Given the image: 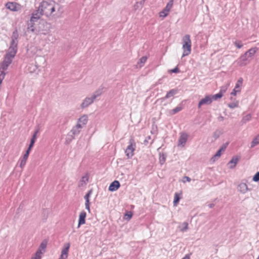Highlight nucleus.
<instances>
[{
	"mask_svg": "<svg viewBox=\"0 0 259 259\" xmlns=\"http://www.w3.org/2000/svg\"><path fill=\"white\" fill-rule=\"evenodd\" d=\"M163 10L164 11H165V13H167V14H168L169 12V10H168L166 9L165 8H164V9Z\"/></svg>",
	"mask_w": 259,
	"mask_h": 259,
	"instance_id": "62",
	"label": "nucleus"
},
{
	"mask_svg": "<svg viewBox=\"0 0 259 259\" xmlns=\"http://www.w3.org/2000/svg\"><path fill=\"white\" fill-rule=\"evenodd\" d=\"M80 132V130L78 128H76V127L75 126H74L71 131V133H72V135H73V136L78 135Z\"/></svg>",
	"mask_w": 259,
	"mask_h": 259,
	"instance_id": "30",
	"label": "nucleus"
},
{
	"mask_svg": "<svg viewBox=\"0 0 259 259\" xmlns=\"http://www.w3.org/2000/svg\"><path fill=\"white\" fill-rule=\"evenodd\" d=\"M145 0H137V2L140 4V6H143Z\"/></svg>",
	"mask_w": 259,
	"mask_h": 259,
	"instance_id": "52",
	"label": "nucleus"
},
{
	"mask_svg": "<svg viewBox=\"0 0 259 259\" xmlns=\"http://www.w3.org/2000/svg\"><path fill=\"white\" fill-rule=\"evenodd\" d=\"M219 151H220V152H221V153H222V152H224V150H223L222 149H221V148H220V149H219Z\"/></svg>",
	"mask_w": 259,
	"mask_h": 259,
	"instance_id": "63",
	"label": "nucleus"
},
{
	"mask_svg": "<svg viewBox=\"0 0 259 259\" xmlns=\"http://www.w3.org/2000/svg\"><path fill=\"white\" fill-rule=\"evenodd\" d=\"M238 92H239L238 91H237L236 90H235L234 89V90H233L232 92L231 93V95L235 96L236 95L237 93H238Z\"/></svg>",
	"mask_w": 259,
	"mask_h": 259,
	"instance_id": "55",
	"label": "nucleus"
},
{
	"mask_svg": "<svg viewBox=\"0 0 259 259\" xmlns=\"http://www.w3.org/2000/svg\"><path fill=\"white\" fill-rule=\"evenodd\" d=\"M31 148H32V147H30L29 146L28 149H27V150L26 151V153H25V155L29 156V154L30 151H31Z\"/></svg>",
	"mask_w": 259,
	"mask_h": 259,
	"instance_id": "54",
	"label": "nucleus"
},
{
	"mask_svg": "<svg viewBox=\"0 0 259 259\" xmlns=\"http://www.w3.org/2000/svg\"><path fill=\"white\" fill-rule=\"evenodd\" d=\"M228 87L227 86H223L221 88L220 93H222V95H223V93H225Z\"/></svg>",
	"mask_w": 259,
	"mask_h": 259,
	"instance_id": "43",
	"label": "nucleus"
},
{
	"mask_svg": "<svg viewBox=\"0 0 259 259\" xmlns=\"http://www.w3.org/2000/svg\"><path fill=\"white\" fill-rule=\"evenodd\" d=\"M47 247L46 244H41L40 247L32 257L35 259H41L42 255L45 252Z\"/></svg>",
	"mask_w": 259,
	"mask_h": 259,
	"instance_id": "5",
	"label": "nucleus"
},
{
	"mask_svg": "<svg viewBox=\"0 0 259 259\" xmlns=\"http://www.w3.org/2000/svg\"><path fill=\"white\" fill-rule=\"evenodd\" d=\"M50 4H49L48 2L46 1H42L39 5L38 7L39 11H40L42 15H45L46 16L50 15Z\"/></svg>",
	"mask_w": 259,
	"mask_h": 259,
	"instance_id": "3",
	"label": "nucleus"
},
{
	"mask_svg": "<svg viewBox=\"0 0 259 259\" xmlns=\"http://www.w3.org/2000/svg\"><path fill=\"white\" fill-rule=\"evenodd\" d=\"M178 93V90L177 89L170 90L166 95L164 99H168L171 97H172Z\"/></svg>",
	"mask_w": 259,
	"mask_h": 259,
	"instance_id": "19",
	"label": "nucleus"
},
{
	"mask_svg": "<svg viewBox=\"0 0 259 259\" xmlns=\"http://www.w3.org/2000/svg\"><path fill=\"white\" fill-rule=\"evenodd\" d=\"M35 142V140H33V139H31V141H30V143L29 146L32 148V147L34 145V144Z\"/></svg>",
	"mask_w": 259,
	"mask_h": 259,
	"instance_id": "53",
	"label": "nucleus"
},
{
	"mask_svg": "<svg viewBox=\"0 0 259 259\" xmlns=\"http://www.w3.org/2000/svg\"><path fill=\"white\" fill-rule=\"evenodd\" d=\"M75 127H76V128H78L80 130V129L82 128L83 125L78 122Z\"/></svg>",
	"mask_w": 259,
	"mask_h": 259,
	"instance_id": "46",
	"label": "nucleus"
},
{
	"mask_svg": "<svg viewBox=\"0 0 259 259\" xmlns=\"http://www.w3.org/2000/svg\"><path fill=\"white\" fill-rule=\"evenodd\" d=\"M251 115L250 114H248L243 117L241 122L243 123H245L247 121H249L251 119Z\"/></svg>",
	"mask_w": 259,
	"mask_h": 259,
	"instance_id": "28",
	"label": "nucleus"
},
{
	"mask_svg": "<svg viewBox=\"0 0 259 259\" xmlns=\"http://www.w3.org/2000/svg\"><path fill=\"white\" fill-rule=\"evenodd\" d=\"M238 106V102H233L228 104V107L231 109H233Z\"/></svg>",
	"mask_w": 259,
	"mask_h": 259,
	"instance_id": "36",
	"label": "nucleus"
},
{
	"mask_svg": "<svg viewBox=\"0 0 259 259\" xmlns=\"http://www.w3.org/2000/svg\"><path fill=\"white\" fill-rule=\"evenodd\" d=\"M182 259H190V255H186Z\"/></svg>",
	"mask_w": 259,
	"mask_h": 259,
	"instance_id": "58",
	"label": "nucleus"
},
{
	"mask_svg": "<svg viewBox=\"0 0 259 259\" xmlns=\"http://www.w3.org/2000/svg\"><path fill=\"white\" fill-rule=\"evenodd\" d=\"M242 82H243L242 78H241V77L239 78L235 85L234 89L235 90H236L237 91H238L239 92H240V90H241V86L242 85Z\"/></svg>",
	"mask_w": 259,
	"mask_h": 259,
	"instance_id": "20",
	"label": "nucleus"
},
{
	"mask_svg": "<svg viewBox=\"0 0 259 259\" xmlns=\"http://www.w3.org/2000/svg\"><path fill=\"white\" fill-rule=\"evenodd\" d=\"M212 97L211 95L206 96L202 99L199 102L198 107L200 108L202 105H209L212 103Z\"/></svg>",
	"mask_w": 259,
	"mask_h": 259,
	"instance_id": "8",
	"label": "nucleus"
},
{
	"mask_svg": "<svg viewBox=\"0 0 259 259\" xmlns=\"http://www.w3.org/2000/svg\"><path fill=\"white\" fill-rule=\"evenodd\" d=\"M168 15V14L165 13V11H164L163 10H162V11H161L160 13H159V17H161L162 18H165V17H166Z\"/></svg>",
	"mask_w": 259,
	"mask_h": 259,
	"instance_id": "42",
	"label": "nucleus"
},
{
	"mask_svg": "<svg viewBox=\"0 0 259 259\" xmlns=\"http://www.w3.org/2000/svg\"><path fill=\"white\" fill-rule=\"evenodd\" d=\"M234 45L238 49H240L243 46V45L241 43V41H239V40L235 41L234 42Z\"/></svg>",
	"mask_w": 259,
	"mask_h": 259,
	"instance_id": "39",
	"label": "nucleus"
},
{
	"mask_svg": "<svg viewBox=\"0 0 259 259\" xmlns=\"http://www.w3.org/2000/svg\"><path fill=\"white\" fill-rule=\"evenodd\" d=\"M120 183L117 181H114L110 185L109 187V190L110 191H115L120 187Z\"/></svg>",
	"mask_w": 259,
	"mask_h": 259,
	"instance_id": "12",
	"label": "nucleus"
},
{
	"mask_svg": "<svg viewBox=\"0 0 259 259\" xmlns=\"http://www.w3.org/2000/svg\"><path fill=\"white\" fill-rule=\"evenodd\" d=\"M208 207H209V208H212V207H214V204H213V203H210V204H209L208 205Z\"/></svg>",
	"mask_w": 259,
	"mask_h": 259,
	"instance_id": "61",
	"label": "nucleus"
},
{
	"mask_svg": "<svg viewBox=\"0 0 259 259\" xmlns=\"http://www.w3.org/2000/svg\"><path fill=\"white\" fill-rule=\"evenodd\" d=\"M238 190L242 193L245 194L247 191H249V189L245 183H241L238 186Z\"/></svg>",
	"mask_w": 259,
	"mask_h": 259,
	"instance_id": "13",
	"label": "nucleus"
},
{
	"mask_svg": "<svg viewBox=\"0 0 259 259\" xmlns=\"http://www.w3.org/2000/svg\"><path fill=\"white\" fill-rule=\"evenodd\" d=\"M147 59V57L146 56L142 57L137 63V64L136 65L137 68L142 67L146 62Z\"/></svg>",
	"mask_w": 259,
	"mask_h": 259,
	"instance_id": "18",
	"label": "nucleus"
},
{
	"mask_svg": "<svg viewBox=\"0 0 259 259\" xmlns=\"http://www.w3.org/2000/svg\"><path fill=\"white\" fill-rule=\"evenodd\" d=\"M218 119L219 121H223L224 120V117L222 116H220L218 117Z\"/></svg>",
	"mask_w": 259,
	"mask_h": 259,
	"instance_id": "60",
	"label": "nucleus"
},
{
	"mask_svg": "<svg viewBox=\"0 0 259 259\" xmlns=\"http://www.w3.org/2000/svg\"><path fill=\"white\" fill-rule=\"evenodd\" d=\"M31 31L32 32H33V31H34V29H33V28H31Z\"/></svg>",
	"mask_w": 259,
	"mask_h": 259,
	"instance_id": "64",
	"label": "nucleus"
},
{
	"mask_svg": "<svg viewBox=\"0 0 259 259\" xmlns=\"http://www.w3.org/2000/svg\"><path fill=\"white\" fill-rule=\"evenodd\" d=\"M49 10L50 11V15H51L55 11V8L51 4H50V7Z\"/></svg>",
	"mask_w": 259,
	"mask_h": 259,
	"instance_id": "49",
	"label": "nucleus"
},
{
	"mask_svg": "<svg viewBox=\"0 0 259 259\" xmlns=\"http://www.w3.org/2000/svg\"><path fill=\"white\" fill-rule=\"evenodd\" d=\"M183 54L182 57L189 55L191 52V40L190 36L189 34H186L182 39Z\"/></svg>",
	"mask_w": 259,
	"mask_h": 259,
	"instance_id": "2",
	"label": "nucleus"
},
{
	"mask_svg": "<svg viewBox=\"0 0 259 259\" xmlns=\"http://www.w3.org/2000/svg\"><path fill=\"white\" fill-rule=\"evenodd\" d=\"M70 248L69 244H66L62 249L61 255L59 259H67L68 255V250Z\"/></svg>",
	"mask_w": 259,
	"mask_h": 259,
	"instance_id": "10",
	"label": "nucleus"
},
{
	"mask_svg": "<svg viewBox=\"0 0 259 259\" xmlns=\"http://www.w3.org/2000/svg\"><path fill=\"white\" fill-rule=\"evenodd\" d=\"M40 31V33H41V34H46L48 33V31L47 30H45V31Z\"/></svg>",
	"mask_w": 259,
	"mask_h": 259,
	"instance_id": "57",
	"label": "nucleus"
},
{
	"mask_svg": "<svg viewBox=\"0 0 259 259\" xmlns=\"http://www.w3.org/2000/svg\"><path fill=\"white\" fill-rule=\"evenodd\" d=\"M239 161V158L236 157H233L231 160L228 163V165H229V167L230 168H233L236 166V164Z\"/></svg>",
	"mask_w": 259,
	"mask_h": 259,
	"instance_id": "16",
	"label": "nucleus"
},
{
	"mask_svg": "<svg viewBox=\"0 0 259 259\" xmlns=\"http://www.w3.org/2000/svg\"><path fill=\"white\" fill-rule=\"evenodd\" d=\"M13 58L5 55L4 61L1 64V70L4 71L7 69L9 65L12 63Z\"/></svg>",
	"mask_w": 259,
	"mask_h": 259,
	"instance_id": "7",
	"label": "nucleus"
},
{
	"mask_svg": "<svg viewBox=\"0 0 259 259\" xmlns=\"http://www.w3.org/2000/svg\"><path fill=\"white\" fill-rule=\"evenodd\" d=\"M88 120V116L85 115L81 116L78 120V122L84 125L87 124Z\"/></svg>",
	"mask_w": 259,
	"mask_h": 259,
	"instance_id": "21",
	"label": "nucleus"
},
{
	"mask_svg": "<svg viewBox=\"0 0 259 259\" xmlns=\"http://www.w3.org/2000/svg\"><path fill=\"white\" fill-rule=\"evenodd\" d=\"M256 48H252L249 49L248 51H247L245 54L249 58H251L254 54L256 53Z\"/></svg>",
	"mask_w": 259,
	"mask_h": 259,
	"instance_id": "22",
	"label": "nucleus"
},
{
	"mask_svg": "<svg viewBox=\"0 0 259 259\" xmlns=\"http://www.w3.org/2000/svg\"><path fill=\"white\" fill-rule=\"evenodd\" d=\"M252 180L254 182L259 181V171L256 172L252 178Z\"/></svg>",
	"mask_w": 259,
	"mask_h": 259,
	"instance_id": "41",
	"label": "nucleus"
},
{
	"mask_svg": "<svg viewBox=\"0 0 259 259\" xmlns=\"http://www.w3.org/2000/svg\"><path fill=\"white\" fill-rule=\"evenodd\" d=\"M222 154V153L220 152V151H218L214 155V156L211 158V160L214 162L217 159H218L221 156Z\"/></svg>",
	"mask_w": 259,
	"mask_h": 259,
	"instance_id": "29",
	"label": "nucleus"
},
{
	"mask_svg": "<svg viewBox=\"0 0 259 259\" xmlns=\"http://www.w3.org/2000/svg\"><path fill=\"white\" fill-rule=\"evenodd\" d=\"M228 144V143H226L225 144H223L220 148L225 151Z\"/></svg>",
	"mask_w": 259,
	"mask_h": 259,
	"instance_id": "48",
	"label": "nucleus"
},
{
	"mask_svg": "<svg viewBox=\"0 0 259 259\" xmlns=\"http://www.w3.org/2000/svg\"><path fill=\"white\" fill-rule=\"evenodd\" d=\"M19 34L18 30L15 29L11 36V41L10 46L8 49V52L6 54V56L14 58L17 52L18 44Z\"/></svg>",
	"mask_w": 259,
	"mask_h": 259,
	"instance_id": "1",
	"label": "nucleus"
},
{
	"mask_svg": "<svg viewBox=\"0 0 259 259\" xmlns=\"http://www.w3.org/2000/svg\"><path fill=\"white\" fill-rule=\"evenodd\" d=\"M150 139V137L148 136L144 141L145 143H147L148 142V140Z\"/></svg>",
	"mask_w": 259,
	"mask_h": 259,
	"instance_id": "59",
	"label": "nucleus"
},
{
	"mask_svg": "<svg viewBox=\"0 0 259 259\" xmlns=\"http://www.w3.org/2000/svg\"><path fill=\"white\" fill-rule=\"evenodd\" d=\"M92 193V190H90L84 196V199L85 200V202H89V197Z\"/></svg>",
	"mask_w": 259,
	"mask_h": 259,
	"instance_id": "37",
	"label": "nucleus"
},
{
	"mask_svg": "<svg viewBox=\"0 0 259 259\" xmlns=\"http://www.w3.org/2000/svg\"><path fill=\"white\" fill-rule=\"evenodd\" d=\"M7 9L12 11H18L21 9V6L15 2H8L5 5Z\"/></svg>",
	"mask_w": 259,
	"mask_h": 259,
	"instance_id": "6",
	"label": "nucleus"
},
{
	"mask_svg": "<svg viewBox=\"0 0 259 259\" xmlns=\"http://www.w3.org/2000/svg\"><path fill=\"white\" fill-rule=\"evenodd\" d=\"M165 161V156L164 154L160 156L159 157V162L161 164H163Z\"/></svg>",
	"mask_w": 259,
	"mask_h": 259,
	"instance_id": "38",
	"label": "nucleus"
},
{
	"mask_svg": "<svg viewBox=\"0 0 259 259\" xmlns=\"http://www.w3.org/2000/svg\"><path fill=\"white\" fill-rule=\"evenodd\" d=\"M247 61H249V58L245 54H243L239 58L240 65H245Z\"/></svg>",
	"mask_w": 259,
	"mask_h": 259,
	"instance_id": "17",
	"label": "nucleus"
},
{
	"mask_svg": "<svg viewBox=\"0 0 259 259\" xmlns=\"http://www.w3.org/2000/svg\"><path fill=\"white\" fill-rule=\"evenodd\" d=\"M228 144V143H226L225 144H223L220 148L225 151Z\"/></svg>",
	"mask_w": 259,
	"mask_h": 259,
	"instance_id": "47",
	"label": "nucleus"
},
{
	"mask_svg": "<svg viewBox=\"0 0 259 259\" xmlns=\"http://www.w3.org/2000/svg\"><path fill=\"white\" fill-rule=\"evenodd\" d=\"M221 134V131L219 130L215 131L213 134V138L215 140L220 136Z\"/></svg>",
	"mask_w": 259,
	"mask_h": 259,
	"instance_id": "34",
	"label": "nucleus"
},
{
	"mask_svg": "<svg viewBox=\"0 0 259 259\" xmlns=\"http://www.w3.org/2000/svg\"><path fill=\"white\" fill-rule=\"evenodd\" d=\"M38 132H39V128L37 127V128L36 130V131H35V132L32 136V139L36 140V135Z\"/></svg>",
	"mask_w": 259,
	"mask_h": 259,
	"instance_id": "44",
	"label": "nucleus"
},
{
	"mask_svg": "<svg viewBox=\"0 0 259 259\" xmlns=\"http://www.w3.org/2000/svg\"><path fill=\"white\" fill-rule=\"evenodd\" d=\"M180 200V197L177 193H176L174 197V205L177 206Z\"/></svg>",
	"mask_w": 259,
	"mask_h": 259,
	"instance_id": "31",
	"label": "nucleus"
},
{
	"mask_svg": "<svg viewBox=\"0 0 259 259\" xmlns=\"http://www.w3.org/2000/svg\"><path fill=\"white\" fill-rule=\"evenodd\" d=\"M85 208L88 210V211L89 212H90V202H85Z\"/></svg>",
	"mask_w": 259,
	"mask_h": 259,
	"instance_id": "50",
	"label": "nucleus"
},
{
	"mask_svg": "<svg viewBox=\"0 0 259 259\" xmlns=\"http://www.w3.org/2000/svg\"><path fill=\"white\" fill-rule=\"evenodd\" d=\"M173 0L169 1L167 4L165 8L170 11V10L171 9L173 5Z\"/></svg>",
	"mask_w": 259,
	"mask_h": 259,
	"instance_id": "35",
	"label": "nucleus"
},
{
	"mask_svg": "<svg viewBox=\"0 0 259 259\" xmlns=\"http://www.w3.org/2000/svg\"><path fill=\"white\" fill-rule=\"evenodd\" d=\"M188 135L186 133H181L179 139V145L184 147L188 140Z\"/></svg>",
	"mask_w": 259,
	"mask_h": 259,
	"instance_id": "11",
	"label": "nucleus"
},
{
	"mask_svg": "<svg viewBox=\"0 0 259 259\" xmlns=\"http://www.w3.org/2000/svg\"><path fill=\"white\" fill-rule=\"evenodd\" d=\"M132 217V213L131 212H128L126 213H125L124 216V219L127 220H130Z\"/></svg>",
	"mask_w": 259,
	"mask_h": 259,
	"instance_id": "40",
	"label": "nucleus"
},
{
	"mask_svg": "<svg viewBox=\"0 0 259 259\" xmlns=\"http://www.w3.org/2000/svg\"><path fill=\"white\" fill-rule=\"evenodd\" d=\"M95 97H87L83 101L80 106L82 108H85L93 103Z\"/></svg>",
	"mask_w": 259,
	"mask_h": 259,
	"instance_id": "9",
	"label": "nucleus"
},
{
	"mask_svg": "<svg viewBox=\"0 0 259 259\" xmlns=\"http://www.w3.org/2000/svg\"><path fill=\"white\" fill-rule=\"evenodd\" d=\"M171 71L172 73H177L179 72V69L178 67H176L174 69H172Z\"/></svg>",
	"mask_w": 259,
	"mask_h": 259,
	"instance_id": "51",
	"label": "nucleus"
},
{
	"mask_svg": "<svg viewBox=\"0 0 259 259\" xmlns=\"http://www.w3.org/2000/svg\"><path fill=\"white\" fill-rule=\"evenodd\" d=\"M211 96L212 97V100L213 101V100H217L218 99L222 98L223 96V95H222V93L219 92L218 94H217L214 95H211Z\"/></svg>",
	"mask_w": 259,
	"mask_h": 259,
	"instance_id": "33",
	"label": "nucleus"
},
{
	"mask_svg": "<svg viewBox=\"0 0 259 259\" xmlns=\"http://www.w3.org/2000/svg\"><path fill=\"white\" fill-rule=\"evenodd\" d=\"M86 215V212L84 211H82L80 212L79 217L78 227L81 225L85 224Z\"/></svg>",
	"mask_w": 259,
	"mask_h": 259,
	"instance_id": "15",
	"label": "nucleus"
},
{
	"mask_svg": "<svg viewBox=\"0 0 259 259\" xmlns=\"http://www.w3.org/2000/svg\"><path fill=\"white\" fill-rule=\"evenodd\" d=\"M188 224L187 223L184 222L179 226V228H180L181 231L184 232V231H186L188 229Z\"/></svg>",
	"mask_w": 259,
	"mask_h": 259,
	"instance_id": "27",
	"label": "nucleus"
},
{
	"mask_svg": "<svg viewBox=\"0 0 259 259\" xmlns=\"http://www.w3.org/2000/svg\"><path fill=\"white\" fill-rule=\"evenodd\" d=\"M130 145L126 148L125 153L128 158L132 157L134 155V151L135 149L136 144L134 140L131 138L129 141Z\"/></svg>",
	"mask_w": 259,
	"mask_h": 259,
	"instance_id": "4",
	"label": "nucleus"
},
{
	"mask_svg": "<svg viewBox=\"0 0 259 259\" xmlns=\"http://www.w3.org/2000/svg\"><path fill=\"white\" fill-rule=\"evenodd\" d=\"M103 93V88H100L98 89L94 94L92 95L93 97H95V99H96L98 97L100 96Z\"/></svg>",
	"mask_w": 259,
	"mask_h": 259,
	"instance_id": "26",
	"label": "nucleus"
},
{
	"mask_svg": "<svg viewBox=\"0 0 259 259\" xmlns=\"http://www.w3.org/2000/svg\"><path fill=\"white\" fill-rule=\"evenodd\" d=\"M28 156L24 154L23 156L22 159H21L20 163V166L22 168H23L24 167V166H25V165L26 163L27 160L28 159Z\"/></svg>",
	"mask_w": 259,
	"mask_h": 259,
	"instance_id": "24",
	"label": "nucleus"
},
{
	"mask_svg": "<svg viewBox=\"0 0 259 259\" xmlns=\"http://www.w3.org/2000/svg\"><path fill=\"white\" fill-rule=\"evenodd\" d=\"M182 110V107L181 106H178L176 108H174L171 110V114H175L176 113L180 112Z\"/></svg>",
	"mask_w": 259,
	"mask_h": 259,
	"instance_id": "32",
	"label": "nucleus"
},
{
	"mask_svg": "<svg viewBox=\"0 0 259 259\" xmlns=\"http://www.w3.org/2000/svg\"><path fill=\"white\" fill-rule=\"evenodd\" d=\"M259 144V135L256 136L252 140L251 143L250 148H252L254 146Z\"/></svg>",
	"mask_w": 259,
	"mask_h": 259,
	"instance_id": "23",
	"label": "nucleus"
},
{
	"mask_svg": "<svg viewBox=\"0 0 259 259\" xmlns=\"http://www.w3.org/2000/svg\"><path fill=\"white\" fill-rule=\"evenodd\" d=\"M142 6H140V4L138 2H136L134 5V9L135 10L142 8Z\"/></svg>",
	"mask_w": 259,
	"mask_h": 259,
	"instance_id": "45",
	"label": "nucleus"
},
{
	"mask_svg": "<svg viewBox=\"0 0 259 259\" xmlns=\"http://www.w3.org/2000/svg\"><path fill=\"white\" fill-rule=\"evenodd\" d=\"M41 15H42V14L40 11H39V9L38 8L36 12L32 14L30 21L33 22L36 21L40 18Z\"/></svg>",
	"mask_w": 259,
	"mask_h": 259,
	"instance_id": "14",
	"label": "nucleus"
},
{
	"mask_svg": "<svg viewBox=\"0 0 259 259\" xmlns=\"http://www.w3.org/2000/svg\"><path fill=\"white\" fill-rule=\"evenodd\" d=\"M88 179H89V178L87 175L83 176L81 178L80 183L79 184V187L82 186L83 185L86 184V183L88 182Z\"/></svg>",
	"mask_w": 259,
	"mask_h": 259,
	"instance_id": "25",
	"label": "nucleus"
},
{
	"mask_svg": "<svg viewBox=\"0 0 259 259\" xmlns=\"http://www.w3.org/2000/svg\"><path fill=\"white\" fill-rule=\"evenodd\" d=\"M184 179H186V181L188 182H190L191 181V179L189 177L185 176L184 177Z\"/></svg>",
	"mask_w": 259,
	"mask_h": 259,
	"instance_id": "56",
	"label": "nucleus"
}]
</instances>
